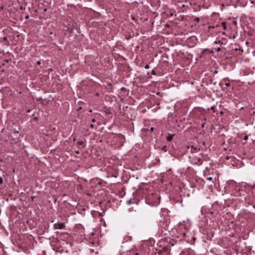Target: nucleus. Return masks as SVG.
<instances>
[{"label":"nucleus","mask_w":255,"mask_h":255,"mask_svg":"<svg viewBox=\"0 0 255 255\" xmlns=\"http://www.w3.org/2000/svg\"><path fill=\"white\" fill-rule=\"evenodd\" d=\"M190 147V146H187V148H188H188H189Z\"/></svg>","instance_id":"nucleus-37"},{"label":"nucleus","mask_w":255,"mask_h":255,"mask_svg":"<svg viewBox=\"0 0 255 255\" xmlns=\"http://www.w3.org/2000/svg\"><path fill=\"white\" fill-rule=\"evenodd\" d=\"M205 124H205V122H203V123H202V124H201V128H204Z\"/></svg>","instance_id":"nucleus-21"},{"label":"nucleus","mask_w":255,"mask_h":255,"mask_svg":"<svg viewBox=\"0 0 255 255\" xmlns=\"http://www.w3.org/2000/svg\"><path fill=\"white\" fill-rule=\"evenodd\" d=\"M248 139V135H245L243 138L244 140H246Z\"/></svg>","instance_id":"nucleus-19"},{"label":"nucleus","mask_w":255,"mask_h":255,"mask_svg":"<svg viewBox=\"0 0 255 255\" xmlns=\"http://www.w3.org/2000/svg\"><path fill=\"white\" fill-rule=\"evenodd\" d=\"M171 171V168H170V169L168 170V172Z\"/></svg>","instance_id":"nucleus-38"},{"label":"nucleus","mask_w":255,"mask_h":255,"mask_svg":"<svg viewBox=\"0 0 255 255\" xmlns=\"http://www.w3.org/2000/svg\"><path fill=\"white\" fill-rule=\"evenodd\" d=\"M235 50H236V51H237V50H241V51H243V49H240V48H236L235 49Z\"/></svg>","instance_id":"nucleus-25"},{"label":"nucleus","mask_w":255,"mask_h":255,"mask_svg":"<svg viewBox=\"0 0 255 255\" xmlns=\"http://www.w3.org/2000/svg\"><path fill=\"white\" fill-rule=\"evenodd\" d=\"M213 52H214V51H213V50H211V53H213Z\"/></svg>","instance_id":"nucleus-40"},{"label":"nucleus","mask_w":255,"mask_h":255,"mask_svg":"<svg viewBox=\"0 0 255 255\" xmlns=\"http://www.w3.org/2000/svg\"><path fill=\"white\" fill-rule=\"evenodd\" d=\"M165 78H166V79H167L168 78V77L167 76L165 77Z\"/></svg>","instance_id":"nucleus-46"},{"label":"nucleus","mask_w":255,"mask_h":255,"mask_svg":"<svg viewBox=\"0 0 255 255\" xmlns=\"http://www.w3.org/2000/svg\"><path fill=\"white\" fill-rule=\"evenodd\" d=\"M145 69H148V68H149V65H146L145 66Z\"/></svg>","instance_id":"nucleus-28"},{"label":"nucleus","mask_w":255,"mask_h":255,"mask_svg":"<svg viewBox=\"0 0 255 255\" xmlns=\"http://www.w3.org/2000/svg\"><path fill=\"white\" fill-rule=\"evenodd\" d=\"M221 50V49L220 47H218L216 49V51L219 52Z\"/></svg>","instance_id":"nucleus-18"},{"label":"nucleus","mask_w":255,"mask_h":255,"mask_svg":"<svg viewBox=\"0 0 255 255\" xmlns=\"http://www.w3.org/2000/svg\"><path fill=\"white\" fill-rule=\"evenodd\" d=\"M213 179L212 177H209L207 178V180L211 181Z\"/></svg>","instance_id":"nucleus-24"},{"label":"nucleus","mask_w":255,"mask_h":255,"mask_svg":"<svg viewBox=\"0 0 255 255\" xmlns=\"http://www.w3.org/2000/svg\"><path fill=\"white\" fill-rule=\"evenodd\" d=\"M3 182V179L1 177H0V184H2Z\"/></svg>","instance_id":"nucleus-26"},{"label":"nucleus","mask_w":255,"mask_h":255,"mask_svg":"<svg viewBox=\"0 0 255 255\" xmlns=\"http://www.w3.org/2000/svg\"><path fill=\"white\" fill-rule=\"evenodd\" d=\"M217 72H218L217 71H215L214 73V74H216V73H217Z\"/></svg>","instance_id":"nucleus-36"},{"label":"nucleus","mask_w":255,"mask_h":255,"mask_svg":"<svg viewBox=\"0 0 255 255\" xmlns=\"http://www.w3.org/2000/svg\"><path fill=\"white\" fill-rule=\"evenodd\" d=\"M175 136L174 133H168V135L166 136V139L168 141H171L173 137Z\"/></svg>","instance_id":"nucleus-9"},{"label":"nucleus","mask_w":255,"mask_h":255,"mask_svg":"<svg viewBox=\"0 0 255 255\" xmlns=\"http://www.w3.org/2000/svg\"><path fill=\"white\" fill-rule=\"evenodd\" d=\"M186 238V233L183 232L182 235V238L180 239V240H185Z\"/></svg>","instance_id":"nucleus-11"},{"label":"nucleus","mask_w":255,"mask_h":255,"mask_svg":"<svg viewBox=\"0 0 255 255\" xmlns=\"http://www.w3.org/2000/svg\"><path fill=\"white\" fill-rule=\"evenodd\" d=\"M225 85L227 86V87H229L231 84L230 83H225Z\"/></svg>","instance_id":"nucleus-20"},{"label":"nucleus","mask_w":255,"mask_h":255,"mask_svg":"<svg viewBox=\"0 0 255 255\" xmlns=\"http://www.w3.org/2000/svg\"><path fill=\"white\" fill-rule=\"evenodd\" d=\"M76 153H79V151H76Z\"/></svg>","instance_id":"nucleus-39"},{"label":"nucleus","mask_w":255,"mask_h":255,"mask_svg":"<svg viewBox=\"0 0 255 255\" xmlns=\"http://www.w3.org/2000/svg\"><path fill=\"white\" fill-rule=\"evenodd\" d=\"M235 23H236V21L234 22V24H235Z\"/></svg>","instance_id":"nucleus-49"},{"label":"nucleus","mask_w":255,"mask_h":255,"mask_svg":"<svg viewBox=\"0 0 255 255\" xmlns=\"http://www.w3.org/2000/svg\"><path fill=\"white\" fill-rule=\"evenodd\" d=\"M168 178V175L166 173L163 172L160 173V182H163L164 180L166 181Z\"/></svg>","instance_id":"nucleus-6"},{"label":"nucleus","mask_w":255,"mask_h":255,"mask_svg":"<svg viewBox=\"0 0 255 255\" xmlns=\"http://www.w3.org/2000/svg\"><path fill=\"white\" fill-rule=\"evenodd\" d=\"M6 37H4V40H6Z\"/></svg>","instance_id":"nucleus-47"},{"label":"nucleus","mask_w":255,"mask_h":255,"mask_svg":"<svg viewBox=\"0 0 255 255\" xmlns=\"http://www.w3.org/2000/svg\"><path fill=\"white\" fill-rule=\"evenodd\" d=\"M77 144L80 145H83L84 144V142L82 141H79L77 142Z\"/></svg>","instance_id":"nucleus-14"},{"label":"nucleus","mask_w":255,"mask_h":255,"mask_svg":"<svg viewBox=\"0 0 255 255\" xmlns=\"http://www.w3.org/2000/svg\"><path fill=\"white\" fill-rule=\"evenodd\" d=\"M167 56L161 55L160 56V64L161 63H164L165 62H168Z\"/></svg>","instance_id":"nucleus-8"},{"label":"nucleus","mask_w":255,"mask_h":255,"mask_svg":"<svg viewBox=\"0 0 255 255\" xmlns=\"http://www.w3.org/2000/svg\"><path fill=\"white\" fill-rule=\"evenodd\" d=\"M254 208H255V204L253 205Z\"/></svg>","instance_id":"nucleus-45"},{"label":"nucleus","mask_w":255,"mask_h":255,"mask_svg":"<svg viewBox=\"0 0 255 255\" xmlns=\"http://www.w3.org/2000/svg\"><path fill=\"white\" fill-rule=\"evenodd\" d=\"M161 37H162V36H160V42H161Z\"/></svg>","instance_id":"nucleus-43"},{"label":"nucleus","mask_w":255,"mask_h":255,"mask_svg":"<svg viewBox=\"0 0 255 255\" xmlns=\"http://www.w3.org/2000/svg\"><path fill=\"white\" fill-rule=\"evenodd\" d=\"M169 68V65L168 62H165L160 64V70L161 73L163 74H165Z\"/></svg>","instance_id":"nucleus-4"},{"label":"nucleus","mask_w":255,"mask_h":255,"mask_svg":"<svg viewBox=\"0 0 255 255\" xmlns=\"http://www.w3.org/2000/svg\"><path fill=\"white\" fill-rule=\"evenodd\" d=\"M215 43H216V44H217V43H221V44H223V42H221L220 40H219L218 41H215Z\"/></svg>","instance_id":"nucleus-22"},{"label":"nucleus","mask_w":255,"mask_h":255,"mask_svg":"<svg viewBox=\"0 0 255 255\" xmlns=\"http://www.w3.org/2000/svg\"><path fill=\"white\" fill-rule=\"evenodd\" d=\"M168 250L169 248L167 246L163 247L162 250H160V255H169Z\"/></svg>","instance_id":"nucleus-5"},{"label":"nucleus","mask_w":255,"mask_h":255,"mask_svg":"<svg viewBox=\"0 0 255 255\" xmlns=\"http://www.w3.org/2000/svg\"><path fill=\"white\" fill-rule=\"evenodd\" d=\"M54 227L55 229H62L65 227L64 223H57L54 224Z\"/></svg>","instance_id":"nucleus-7"},{"label":"nucleus","mask_w":255,"mask_h":255,"mask_svg":"<svg viewBox=\"0 0 255 255\" xmlns=\"http://www.w3.org/2000/svg\"><path fill=\"white\" fill-rule=\"evenodd\" d=\"M135 255H138L137 253L135 254Z\"/></svg>","instance_id":"nucleus-50"},{"label":"nucleus","mask_w":255,"mask_h":255,"mask_svg":"<svg viewBox=\"0 0 255 255\" xmlns=\"http://www.w3.org/2000/svg\"><path fill=\"white\" fill-rule=\"evenodd\" d=\"M193 240H196V238H195V237H193Z\"/></svg>","instance_id":"nucleus-42"},{"label":"nucleus","mask_w":255,"mask_h":255,"mask_svg":"<svg viewBox=\"0 0 255 255\" xmlns=\"http://www.w3.org/2000/svg\"><path fill=\"white\" fill-rule=\"evenodd\" d=\"M194 20L197 22H199L200 21V18L196 17L195 18Z\"/></svg>","instance_id":"nucleus-17"},{"label":"nucleus","mask_w":255,"mask_h":255,"mask_svg":"<svg viewBox=\"0 0 255 255\" xmlns=\"http://www.w3.org/2000/svg\"><path fill=\"white\" fill-rule=\"evenodd\" d=\"M160 227L162 228L160 230V237H162L160 239V242L161 241H165L169 244H171L172 246H173V244L171 243V241H173V240L171 239L170 237L168 236L169 235V230L172 229V228H169L168 226H165V225H164L163 224L162 226L160 225Z\"/></svg>","instance_id":"nucleus-1"},{"label":"nucleus","mask_w":255,"mask_h":255,"mask_svg":"<svg viewBox=\"0 0 255 255\" xmlns=\"http://www.w3.org/2000/svg\"><path fill=\"white\" fill-rule=\"evenodd\" d=\"M163 25L164 26V27H170V25L168 24H163Z\"/></svg>","instance_id":"nucleus-15"},{"label":"nucleus","mask_w":255,"mask_h":255,"mask_svg":"<svg viewBox=\"0 0 255 255\" xmlns=\"http://www.w3.org/2000/svg\"><path fill=\"white\" fill-rule=\"evenodd\" d=\"M220 25H218V24H216L215 26V27H219Z\"/></svg>","instance_id":"nucleus-33"},{"label":"nucleus","mask_w":255,"mask_h":255,"mask_svg":"<svg viewBox=\"0 0 255 255\" xmlns=\"http://www.w3.org/2000/svg\"><path fill=\"white\" fill-rule=\"evenodd\" d=\"M153 129H154V128H150V130H151V131H153Z\"/></svg>","instance_id":"nucleus-35"},{"label":"nucleus","mask_w":255,"mask_h":255,"mask_svg":"<svg viewBox=\"0 0 255 255\" xmlns=\"http://www.w3.org/2000/svg\"><path fill=\"white\" fill-rule=\"evenodd\" d=\"M191 152H194V151L192 150V149H194V150H197V147H195L193 145H192V146H191Z\"/></svg>","instance_id":"nucleus-12"},{"label":"nucleus","mask_w":255,"mask_h":255,"mask_svg":"<svg viewBox=\"0 0 255 255\" xmlns=\"http://www.w3.org/2000/svg\"><path fill=\"white\" fill-rule=\"evenodd\" d=\"M162 80L163 81H164V78H163L162 79Z\"/></svg>","instance_id":"nucleus-44"},{"label":"nucleus","mask_w":255,"mask_h":255,"mask_svg":"<svg viewBox=\"0 0 255 255\" xmlns=\"http://www.w3.org/2000/svg\"><path fill=\"white\" fill-rule=\"evenodd\" d=\"M161 212L162 214H160V218H163V220L160 219V223H162L164 225H165V226H169L170 223V219L168 215V210L165 209H161Z\"/></svg>","instance_id":"nucleus-2"},{"label":"nucleus","mask_w":255,"mask_h":255,"mask_svg":"<svg viewBox=\"0 0 255 255\" xmlns=\"http://www.w3.org/2000/svg\"><path fill=\"white\" fill-rule=\"evenodd\" d=\"M40 63H41V62H40V61H38L37 62V64L38 65H40Z\"/></svg>","instance_id":"nucleus-30"},{"label":"nucleus","mask_w":255,"mask_h":255,"mask_svg":"<svg viewBox=\"0 0 255 255\" xmlns=\"http://www.w3.org/2000/svg\"><path fill=\"white\" fill-rule=\"evenodd\" d=\"M198 162H199L200 163V164H202L203 160H202V159H201V158H199L198 159Z\"/></svg>","instance_id":"nucleus-16"},{"label":"nucleus","mask_w":255,"mask_h":255,"mask_svg":"<svg viewBox=\"0 0 255 255\" xmlns=\"http://www.w3.org/2000/svg\"><path fill=\"white\" fill-rule=\"evenodd\" d=\"M207 50V49H206L205 50H203V51H202V53L204 54L205 53V52H206V51Z\"/></svg>","instance_id":"nucleus-29"},{"label":"nucleus","mask_w":255,"mask_h":255,"mask_svg":"<svg viewBox=\"0 0 255 255\" xmlns=\"http://www.w3.org/2000/svg\"><path fill=\"white\" fill-rule=\"evenodd\" d=\"M229 158H230V157H229V156H226V159H228H228H229Z\"/></svg>","instance_id":"nucleus-31"},{"label":"nucleus","mask_w":255,"mask_h":255,"mask_svg":"<svg viewBox=\"0 0 255 255\" xmlns=\"http://www.w3.org/2000/svg\"><path fill=\"white\" fill-rule=\"evenodd\" d=\"M235 23H236V21L234 22V24H235Z\"/></svg>","instance_id":"nucleus-48"},{"label":"nucleus","mask_w":255,"mask_h":255,"mask_svg":"<svg viewBox=\"0 0 255 255\" xmlns=\"http://www.w3.org/2000/svg\"><path fill=\"white\" fill-rule=\"evenodd\" d=\"M91 127L93 128V127H94V126H93V125H91Z\"/></svg>","instance_id":"nucleus-41"},{"label":"nucleus","mask_w":255,"mask_h":255,"mask_svg":"<svg viewBox=\"0 0 255 255\" xmlns=\"http://www.w3.org/2000/svg\"><path fill=\"white\" fill-rule=\"evenodd\" d=\"M164 10V11H162L161 13V15L162 16L161 19H165L166 17H170L172 16V13L171 12L170 10L167 8H166V9L163 8ZM162 22V20H160V23Z\"/></svg>","instance_id":"nucleus-3"},{"label":"nucleus","mask_w":255,"mask_h":255,"mask_svg":"<svg viewBox=\"0 0 255 255\" xmlns=\"http://www.w3.org/2000/svg\"><path fill=\"white\" fill-rule=\"evenodd\" d=\"M211 109L214 112H215V107L214 106H212L211 108Z\"/></svg>","instance_id":"nucleus-23"},{"label":"nucleus","mask_w":255,"mask_h":255,"mask_svg":"<svg viewBox=\"0 0 255 255\" xmlns=\"http://www.w3.org/2000/svg\"><path fill=\"white\" fill-rule=\"evenodd\" d=\"M221 25L223 27V29L225 30V29H227V26H226V22H225V21L222 22V23H221Z\"/></svg>","instance_id":"nucleus-10"},{"label":"nucleus","mask_w":255,"mask_h":255,"mask_svg":"<svg viewBox=\"0 0 255 255\" xmlns=\"http://www.w3.org/2000/svg\"><path fill=\"white\" fill-rule=\"evenodd\" d=\"M162 149L163 150H164V151H167V146L166 145H164L162 147Z\"/></svg>","instance_id":"nucleus-13"},{"label":"nucleus","mask_w":255,"mask_h":255,"mask_svg":"<svg viewBox=\"0 0 255 255\" xmlns=\"http://www.w3.org/2000/svg\"><path fill=\"white\" fill-rule=\"evenodd\" d=\"M215 27V26H209L208 27L209 29H210V28H214Z\"/></svg>","instance_id":"nucleus-27"},{"label":"nucleus","mask_w":255,"mask_h":255,"mask_svg":"<svg viewBox=\"0 0 255 255\" xmlns=\"http://www.w3.org/2000/svg\"><path fill=\"white\" fill-rule=\"evenodd\" d=\"M163 48V47H160V52L161 53L162 52V50H161V49H162Z\"/></svg>","instance_id":"nucleus-34"},{"label":"nucleus","mask_w":255,"mask_h":255,"mask_svg":"<svg viewBox=\"0 0 255 255\" xmlns=\"http://www.w3.org/2000/svg\"><path fill=\"white\" fill-rule=\"evenodd\" d=\"M95 121H96V120H95V119H92V122L93 123H95Z\"/></svg>","instance_id":"nucleus-32"}]
</instances>
